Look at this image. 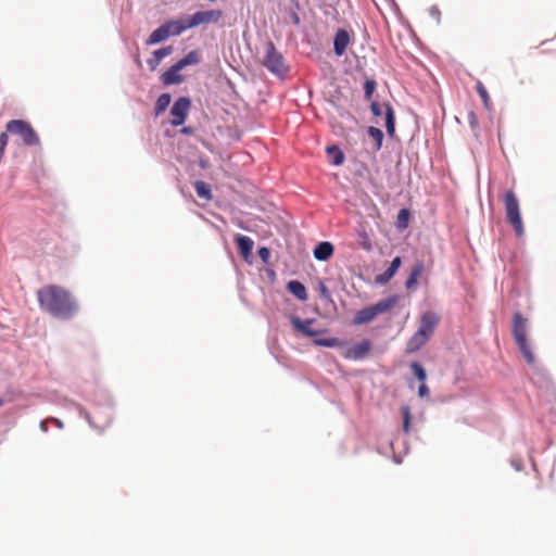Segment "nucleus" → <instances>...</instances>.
<instances>
[{
  "mask_svg": "<svg viewBox=\"0 0 556 556\" xmlns=\"http://www.w3.org/2000/svg\"><path fill=\"white\" fill-rule=\"evenodd\" d=\"M37 300L40 308L60 319H72L79 311L73 294L59 285H47L38 289Z\"/></svg>",
  "mask_w": 556,
  "mask_h": 556,
  "instance_id": "f257e3e1",
  "label": "nucleus"
},
{
  "mask_svg": "<svg viewBox=\"0 0 556 556\" xmlns=\"http://www.w3.org/2000/svg\"><path fill=\"white\" fill-rule=\"evenodd\" d=\"M439 316L433 312H426L421 315L418 330L407 341V353L418 351L428 342L439 324Z\"/></svg>",
  "mask_w": 556,
  "mask_h": 556,
  "instance_id": "f03ea898",
  "label": "nucleus"
},
{
  "mask_svg": "<svg viewBox=\"0 0 556 556\" xmlns=\"http://www.w3.org/2000/svg\"><path fill=\"white\" fill-rule=\"evenodd\" d=\"M511 332L527 363L533 364L535 357L527 338V319L520 313H515L513 316Z\"/></svg>",
  "mask_w": 556,
  "mask_h": 556,
  "instance_id": "7ed1b4c3",
  "label": "nucleus"
},
{
  "mask_svg": "<svg viewBox=\"0 0 556 556\" xmlns=\"http://www.w3.org/2000/svg\"><path fill=\"white\" fill-rule=\"evenodd\" d=\"M399 302V295H392L380 300L376 304L358 311L353 319L355 325L371 323L379 314L391 311Z\"/></svg>",
  "mask_w": 556,
  "mask_h": 556,
  "instance_id": "20e7f679",
  "label": "nucleus"
},
{
  "mask_svg": "<svg viewBox=\"0 0 556 556\" xmlns=\"http://www.w3.org/2000/svg\"><path fill=\"white\" fill-rule=\"evenodd\" d=\"M504 206L506 213V219L513 227L515 233L518 237L523 236L525 228L520 215L519 201L516 193L513 190L505 192L504 194Z\"/></svg>",
  "mask_w": 556,
  "mask_h": 556,
  "instance_id": "39448f33",
  "label": "nucleus"
},
{
  "mask_svg": "<svg viewBox=\"0 0 556 556\" xmlns=\"http://www.w3.org/2000/svg\"><path fill=\"white\" fill-rule=\"evenodd\" d=\"M7 132L17 136L23 144L27 147H36L40 144V139L30 125L24 119H12L5 125Z\"/></svg>",
  "mask_w": 556,
  "mask_h": 556,
  "instance_id": "423d86ee",
  "label": "nucleus"
},
{
  "mask_svg": "<svg viewBox=\"0 0 556 556\" xmlns=\"http://www.w3.org/2000/svg\"><path fill=\"white\" fill-rule=\"evenodd\" d=\"M264 65L269 72L277 76L286 75L289 70L285 62V58L277 51L271 41H268L265 47Z\"/></svg>",
  "mask_w": 556,
  "mask_h": 556,
  "instance_id": "0eeeda50",
  "label": "nucleus"
},
{
  "mask_svg": "<svg viewBox=\"0 0 556 556\" xmlns=\"http://www.w3.org/2000/svg\"><path fill=\"white\" fill-rule=\"evenodd\" d=\"M223 17L220 10L198 11L187 18L189 28H194L203 24L218 23Z\"/></svg>",
  "mask_w": 556,
  "mask_h": 556,
  "instance_id": "6e6552de",
  "label": "nucleus"
},
{
  "mask_svg": "<svg viewBox=\"0 0 556 556\" xmlns=\"http://www.w3.org/2000/svg\"><path fill=\"white\" fill-rule=\"evenodd\" d=\"M190 106L191 101L189 98L181 97L177 99L170 109V115L173 117L170 124L173 126L182 125L187 118Z\"/></svg>",
  "mask_w": 556,
  "mask_h": 556,
  "instance_id": "1a4fd4ad",
  "label": "nucleus"
},
{
  "mask_svg": "<svg viewBox=\"0 0 556 556\" xmlns=\"http://www.w3.org/2000/svg\"><path fill=\"white\" fill-rule=\"evenodd\" d=\"M351 42V36L345 29H339L333 39V51L337 56H342Z\"/></svg>",
  "mask_w": 556,
  "mask_h": 556,
  "instance_id": "9d476101",
  "label": "nucleus"
},
{
  "mask_svg": "<svg viewBox=\"0 0 556 556\" xmlns=\"http://www.w3.org/2000/svg\"><path fill=\"white\" fill-rule=\"evenodd\" d=\"M371 349V343L369 340L365 339L362 342L353 345L344 355L345 358L351 359H363L365 358Z\"/></svg>",
  "mask_w": 556,
  "mask_h": 556,
  "instance_id": "9b49d317",
  "label": "nucleus"
},
{
  "mask_svg": "<svg viewBox=\"0 0 556 556\" xmlns=\"http://www.w3.org/2000/svg\"><path fill=\"white\" fill-rule=\"evenodd\" d=\"M401 264H402L401 257L400 256L394 257L392 260L389 268L383 274L378 275L376 277V282L379 285H384V283L389 282L394 277L396 271L399 270Z\"/></svg>",
  "mask_w": 556,
  "mask_h": 556,
  "instance_id": "f8f14e48",
  "label": "nucleus"
},
{
  "mask_svg": "<svg viewBox=\"0 0 556 556\" xmlns=\"http://www.w3.org/2000/svg\"><path fill=\"white\" fill-rule=\"evenodd\" d=\"M181 71L180 66L176 63L170 66L166 72L162 75V81L164 85H173L180 84L182 81V76L179 74Z\"/></svg>",
  "mask_w": 556,
  "mask_h": 556,
  "instance_id": "ddd939ff",
  "label": "nucleus"
},
{
  "mask_svg": "<svg viewBox=\"0 0 556 556\" xmlns=\"http://www.w3.org/2000/svg\"><path fill=\"white\" fill-rule=\"evenodd\" d=\"M333 245L328 241H323L314 249V257L318 261H327L333 254Z\"/></svg>",
  "mask_w": 556,
  "mask_h": 556,
  "instance_id": "4468645a",
  "label": "nucleus"
},
{
  "mask_svg": "<svg viewBox=\"0 0 556 556\" xmlns=\"http://www.w3.org/2000/svg\"><path fill=\"white\" fill-rule=\"evenodd\" d=\"M188 21L186 20H172L163 24L169 31V36H178L185 30L189 29Z\"/></svg>",
  "mask_w": 556,
  "mask_h": 556,
  "instance_id": "2eb2a0df",
  "label": "nucleus"
},
{
  "mask_svg": "<svg viewBox=\"0 0 556 556\" xmlns=\"http://www.w3.org/2000/svg\"><path fill=\"white\" fill-rule=\"evenodd\" d=\"M287 289L296 299H299L301 301H306L307 300V291H306L305 286L302 282H300L298 280H291V281L288 282Z\"/></svg>",
  "mask_w": 556,
  "mask_h": 556,
  "instance_id": "dca6fc26",
  "label": "nucleus"
},
{
  "mask_svg": "<svg viewBox=\"0 0 556 556\" xmlns=\"http://www.w3.org/2000/svg\"><path fill=\"white\" fill-rule=\"evenodd\" d=\"M383 108H384V114H386V129H387V134L390 136V137H393L394 134H395V116H394V111L391 106L390 103H386L383 104Z\"/></svg>",
  "mask_w": 556,
  "mask_h": 556,
  "instance_id": "f3484780",
  "label": "nucleus"
},
{
  "mask_svg": "<svg viewBox=\"0 0 556 556\" xmlns=\"http://www.w3.org/2000/svg\"><path fill=\"white\" fill-rule=\"evenodd\" d=\"M236 242L242 256L248 257L251 255L254 244L252 239L247 236L237 235Z\"/></svg>",
  "mask_w": 556,
  "mask_h": 556,
  "instance_id": "a211bd4d",
  "label": "nucleus"
},
{
  "mask_svg": "<svg viewBox=\"0 0 556 556\" xmlns=\"http://www.w3.org/2000/svg\"><path fill=\"white\" fill-rule=\"evenodd\" d=\"M291 323L296 330L301 331L302 333L308 337L317 334V331L311 329L312 320L309 319L302 321L299 317H293L291 319Z\"/></svg>",
  "mask_w": 556,
  "mask_h": 556,
  "instance_id": "6ab92c4d",
  "label": "nucleus"
},
{
  "mask_svg": "<svg viewBox=\"0 0 556 556\" xmlns=\"http://www.w3.org/2000/svg\"><path fill=\"white\" fill-rule=\"evenodd\" d=\"M422 271H424L422 262H418L417 264H415V266L412 268L410 274L405 282V286L407 289H413L417 285L418 279L420 277V275L422 274Z\"/></svg>",
  "mask_w": 556,
  "mask_h": 556,
  "instance_id": "aec40b11",
  "label": "nucleus"
},
{
  "mask_svg": "<svg viewBox=\"0 0 556 556\" xmlns=\"http://www.w3.org/2000/svg\"><path fill=\"white\" fill-rule=\"evenodd\" d=\"M169 37V31L161 25L159 28L153 30L151 35L149 36L147 43L148 45H155L159 43Z\"/></svg>",
  "mask_w": 556,
  "mask_h": 556,
  "instance_id": "412c9836",
  "label": "nucleus"
},
{
  "mask_svg": "<svg viewBox=\"0 0 556 556\" xmlns=\"http://www.w3.org/2000/svg\"><path fill=\"white\" fill-rule=\"evenodd\" d=\"M326 152L333 165L339 166L344 162V154L337 146L327 147Z\"/></svg>",
  "mask_w": 556,
  "mask_h": 556,
  "instance_id": "4be33fe9",
  "label": "nucleus"
},
{
  "mask_svg": "<svg viewBox=\"0 0 556 556\" xmlns=\"http://www.w3.org/2000/svg\"><path fill=\"white\" fill-rule=\"evenodd\" d=\"M172 53V47L161 48L153 53V59L149 60V64L152 70L160 63V61Z\"/></svg>",
  "mask_w": 556,
  "mask_h": 556,
  "instance_id": "5701e85b",
  "label": "nucleus"
},
{
  "mask_svg": "<svg viewBox=\"0 0 556 556\" xmlns=\"http://www.w3.org/2000/svg\"><path fill=\"white\" fill-rule=\"evenodd\" d=\"M170 100H172V98H170L169 93H162L157 98L156 103H155V108H154L155 115H160L161 113H163L168 108Z\"/></svg>",
  "mask_w": 556,
  "mask_h": 556,
  "instance_id": "b1692460",
  "label": "nucleus"
},
{
  "mask_svg": "<svg viewBox=\"0 0 556 556\" xmlns=\"http://www.w3.org/2000/svg\"><path fill=\"white\" fill-rule=\"evenodd\" d=\"M199 61H200L199 53L197 51H190L186 56H184L181 60H179L177 62V64L182 70L184 67H186L188 65H193V64L199 63Z\"/></svg>",
  "mask_w": 556,
  "mask_h": 556,
  "instance_id": "393cba45",
  "label": "nucleus"
},
{
  "mask_svg": "<svg viewBox=\"0 0 556 556\" xmlns=\"http://www.w3.org/2000/svg\"><path fill=\"white\" fill-rule=\"evenodd\" d=\"M368 135L376 142L375 149L377 151L380 150L381 146H382V140H383V132L381 131V129L370 126L368 128Z\"/></svg>",
  "mask_w": 556,
  "mask_h": 556,
  "instance_id": "a878e982",
  "label": "nucleus"
},
{
  "mask_svg": "<svg viewBox=\"0 0 556 556\" xmlns=\"http://www.w3.org/2000/svg\"><path fill=\"white\" fill-rule=\"evenodd\" d=\"M197 194L202 198L210 200L212 198L211 189L204 181H197L194 184Z\"/></svg>",
  "mask_w": 556,
  "mask_h": 556,
  "instance_id": "bb28decb",
  "label": "nucleus"
},
{
  "mask_svg": "<svg viewBox=\"0 0 556 556\" xmlns=\"http://www.w3.org/2000/svg\"><path fill=\"white\" fill-rule=\"evenodd\" d=\"M476 90L479 93L480 98L482 99V102H483L485 109L489 110L491 108V99H490L486 88L484 87V85L481 81H478L476 84Z\"/></svg>",
  "mask_w": 556,
  "mask_h": 556,
  "instance_id": "cd10ccee",
  "label": "nucleus"
},
{
  "mask_svg": "<svg viewBox=\"0 0 556 556\" xmlns=\"http://www.w3.org/2000/svg\"><path fill=\"white\" fill-rule=\"evenodd\" d=\"M410 369L413 371V374L415 375V377L421 382V383H425L426 379H427V374H426V370L425 368L417 362H413L410 364Z\"/></svg>",
  "mask_w": 556,
  "mask_h": 556,
  "instance_id": "c85d7f7f",
  "label": "nucleus"
},
{
  "mask_svg": "<svg viewBox=\"0 0 556 556\" xmlns=\"http://www.w3.org/2000/svg\"><path fill=\"white\" fill-rule=\"evenodd\" d=\"M467 121H468V124L473 132V135L476 137L479 136V121H478V117L476 115V113L473 111H470L467 115Z\"/></svg>",
  "mask_w": 556,
  "mask_h": 556,
  "instance_id": "c756f323",
  "label": "nucleus"
},
{
  "mask_svg": "<svg viewBox=\"0 0 556 556\" xmlns=\"http://www.w3.org/2000/svg\"><path fill=\"white\" fill-rule=\"evenodd\" d=\"M402 415H403V430L405 433H408L409 425H410V409L408 406L402 407Z\"/></svg>",
  "mask_w": 556,
  "mask_h": 556,
  "instance_id": "7c9ffc66",
  "label": "nucleus"
},
{
  "mask_svg": "<svg viewBox=\"0 0 556 556\" xmlns=\"http://www.w3.org/2000/svg\"><path fill=\"white\" fill-rule=\"evenodd\" d=\"M408 218H409V212L406 208H402L397 215L399 227H402V228L407 227Z\"/></svg>",
  "mask_w": 556,
  "mask_h": 556,
  "instance_id": "2f4dec72",
  "label": "nucleus"
},
{
  "mask_svg": "<svg viewBox=\"0 0 556 556\" xmlns=\"http://www.w3.org/2000/svg\"><path fill=\"white\" fill-rule=\"evenodd\" d=\"M376 89V81L372 79H367L364 84V93L366 99H370L374 91Z\"/></svg>",
  "mask_w": 556,
  "mask_h": 556,
  "instance_id": "473e14b6",
  "label": "nucleus"
},
{
  "mask_svg": "<svg viewBox=\"0 0 556 556\" xmlns=\"http://www.w3.org/2000/svg\"><path fill=\"white\" fill-rule=\"evenodd\" d=\"M8 144V132H1L0 134V156H3L4 150Z\"/></svg>",
  "mask_w": 556,
  "mask_h": 556,
  "instance_id": "72a5a7b5",
  "label": "nucleus"
},
{
  "mask_svg": "<svg viewBox=\"0 0 556 556\" xmlns=\"http://www.w3.org/2000/svg\"><path fill=\"white\" fill-rule=\"evenodd\" d=\"M370 110L375 116H380L382 114V105L378 102L374 101L370 105Z\"/></svg>",
  "mask_w": 556,
  "mask_h": 556,
  "instance_id": "f704fd0d",
  "label": "nucleus"
},
{
  "mask_svg": "<svg viewBox=\"0 0 556 556\" xmlns=\"http://www.w3.org/2000/svg\"><path fill=\"white\" fill-rule=\"evenodd\" d=\"M429 393H430V391H429V388L427 387V384L426 383H421L419 386V389H418V395L420 397H426V396L429 395Z\"/></svg>",
  "mask_w": 556,
  "mask_h": 556,
  "instance_id": "c9c22d12",
  "label": "nucleus"
},
{
  "mask_svg": "<svg viewBox=\"0 0 556 556\" xmlns=\"http://www.w3.org/2000/svg\"><path fill=\"white\" fill-rule=\"evenodd\" d=\"M258 254L263 260H266V257L269 254V251L266 248H262L260 249Z\"/></svg>",
  "mask_w": 556,
  "mask_h": 556,
  "instance_id": "e433bc0d",
  "label": "nucleus"
},
{
  "mask_svg": "<svg viewBox=\"0 0 556 556\" xmlns=\"http://www.w3.org/2000/svg\"><path fill=\"white\" fill-rule=\"evenodd\" d=\"M182 134L185 135H190L192 134V130L190 127H184L181 130H180Z\"/></svg>",
  "mask_w": 556,
  "mask_h": 556,
  "instance_id": "4c0bfd02",
  "label": "nucleus"
},
{
  "mask_svg": "<svg viewBox=\"0 0 556 556\" xmlns=\"http://www.w3.org/2000/svg\"><path fill=\"white\" fill-rule=\"evenodd\" d=\"M53 421H54V424H55L59 428H62V427H63V424H62V421H61V420H59V419H54Z\"/></svg>",
  "mask_w": 556,
  "mask_h": 556,
  "instance_id": "58836bf2",
  "label": "nucleus"
},
{
  "mask_svg": "<svg viewBox=\"0 0 556 556\" xmlns=\"http://www.w3.org/2000/svg\"><path fill=\"white\" fill-rule=\"evenodd\" d=\"M431 13H432L433 15H440V12H439V10H438L437 8H432V9H431Z\"/></svg>",
  "mask_w": 556,
  "mask_h": 556,
  "instance_id": "ea45409f",
  "label": "nucleus"
},
{
  "mask_svg": "<svg viewBox=\"0 0 556 556\" xmlns=\"http://www.w3.org/2000/svg\"><path fill=\"white\" fill-rule=\"evenodd\" d=\"M431 13H432L433 15H440V12H439V10H438L437 8H432V9H431Z\"/></svg>",
  "mask_w": 556,
  "mask_h": 556,
  "instance_id": "a19ab883",
  "label": "nucleus"
},
{
  "mask_svg": "<svg viewBox=\"0 0 556 556\" xmlns=\"http://www.w3.org/2000/svg\"><path fill=\"white\" fill-rule=\"evenodd\" d=\"M321 291H323V293H324V294H327V293H328V292H327V289H326V287H325V286H323Z\"/></svg>",
  "mask_w": 556,
  "mask_h": 556,
  "instance_id": "79ce46f5",
  "label": "nucleus"
},
{
  "mask_svg": "<svg viewBox=\"0 0 556 556\" xmlns=\"http://www.w3.org/2000/svg\"><path fill=\"white\" fill-rule=\"evenodd\" d=\"M324 344L327 345V346L331 345L328 341H326Z\"/></svg>",
  "mask_w": 556,
  "mask_h": 556,
  "instance_id": "37998d69",
  "label": "nucleus"
},
{
  "mask_svg": "<svg viewBox=\"0 0 556 556\" xmlns=\"http://www.w3.org/2000/svg\"><path fill=\"white\" fill-rule=\"evenodd\" d=\"M3 405V400L0 397V407Z\"/></svg>",
  "mask_w": 556,
  "mask_h": 556,
  "instance_id": "c03bdc74",
  "label": "nucleus"
},
{
  "mask_svg": "<svg viewBox=\"0 0 556 556\" xmlns=\"http://www.w3.org/2000/svg\"><path fill=\"white\" fill-rule=\"evenodd\" d=\"M2 159V156H0V160Z\"/></svg>",
  "mask_w": 556,
  "mask_h": 556,
  "instance_id": "a18cd8bd",
  "label": "nucleus"
}]
</instances>
